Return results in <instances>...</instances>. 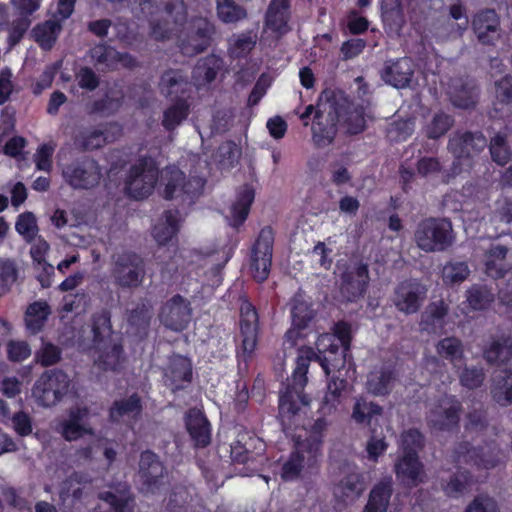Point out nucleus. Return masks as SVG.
<instances>
[{
    "mask_svg": "<svg viewBox=\"0 0 512 512\" xmlns=\"http://www.w3.org/2000/svg\"><path fill=\"white\" fill-rule=\"evenodd\" d=\"M349 100L341 90L325 89L319 96L312 124V138L317 147L330 145L337 134V123L346 112Z\"/></svg>",
    "mask_w": 512,
    "mask_h": 512,
    "instance_id": "nucleus-1",
    "label": "nucleus"
},
{
    "mask_svg": "<svg viewBox=\"0 0 512 512\" xmlns=\"http://www.w3.org/2000/svg\"><path fill=\"white\" fill-rule=\"evenodd\" d=\"M337 335L322 334L316 341L317 353L307 351L311 360L317 361L326 375L331 372H340L345 367L346 352L350 344L349 327L345 324L337 326Z\"/></svg>",
    "mask_w": 512,
    "mask_h": 512,
    "instance_id": "nucleus-2",
    "label": "nucleus"
},
{
    "mask_svg": "<svg viewBox=\"0 0 512 512\" xmlns=\"http://www.w3.org/2000/svg\"><path fill=\"white\" fill-rule=\"evenodd\" d=\"M311 356L297 358V366L288 382L286 391L281 394L279 401V417L283 425H291V420L300 410V405L308 406L310 398L303 393V389L307 383V372Z\"/></svg>",
    "mask_w": 512,
    "mask_h": 512,
    "instance_id": "nucleus-3",
    "label": "nucleus"
},
{
    "mask_svg": "<svg viewBox=\"0 0 512 512\" xmlns=\"http://www.w3.org/2000/svg\"><path fill=\"white\" fill-rule=\"evenodd\" d=\"M418 248L425 252H441L454 242L452 223L444 218H428L422 220L414 233Z\"/></svg>",
    "mask_w": 512,
    "mask_h": 512,
    "instance_id": "nucleus-4",
    "label": "nucleus"
},
{
    "mask_svg": "<svg viewBox=\"0 0 512 512\" xmlns=\"http://www.w3.org/2000/svg\"><path fill=\"white\" fill-rule=\"evenodd\" d=\"M487 146V139L480 131L471 132L457 130L448 141L447 148L455 157L451 167V175L455 176L462 172V163L466 162L471 166V160L480 154Z\"/></svg>",
    "mask_w": 512,
    "mask_h": 512,
    "instance_id": "nucleus-5",
    "label": "nucleus"
},
{
    "mask_svg": "<svg viewBox=\"0 0 512 512\" xmlns=\"http://www.w3.org/2000/svg\"><path fill=\"white\" fill-rule=\"evenodd\" d=\"M70 387L69 376L60 369L44 371L36 380L32 395L43 407H52L62 400Z\"/></svg>",
    "mask_w": 512,
    "mask_h": 512,
    "instance_id": "nucleus-6",
    "label": "nucleus"
},
{
    "mask_svg": "<svg viewBox=\"0 0 512 512\" xmlns=\"http://www.w3.org/2000/svg\"><path fill=\"white\" fill-rule=\"evenodd\" d=\"M111 275L115 285L123 289L137 288L146 275L145 261L135 252L124 251L114 256Z\"/></svg>",
    "mask_w": 512,
    "mask_h": 512,
    "instance_id": "nucleus-7",
    "label": "nucleus"
},
{
    "mask_svg": "<svg viewBox=\"0 0 512 512\" xmlns=\"http://www.w3.org/2000/svg\"><path fill=\"white\" fill-rule=\"evenodd\" d=\"M216 33L214 23L205 17H194L190 20L185 33L178 40L180 52L187 57H194L206 51Z\"/></svg>",
    "mask_w": 512,
    "mask_h": 512,
    "instance_id": "nucleus-8",
    "label": "nucleus"
},
{
    "mask_svg": "<svg viewBox=\"0 0 512 512\" xmlns=\"http://www.w3.org/2000/svg\"><path fill=\"white\" fill-rule=\"evenodd\" d=\"M321 444V439L317 437L299 443L297 450L291 454L282 467V478L284 480H294L305 467H314L321 455Z\"/></svg>",
    "mask_w": 512,
    "mask_h": 512,
    "instance_id": "nucleus-9",
    "label": "nucleus"
},
{
    "mask_svg": "<svg viewBox=\"0 0 512 512\" xmlns=\"http://www.w3.org/2000/svg\"><path fill=\"white\" fill-rule=\"evenodd\" d=\"M65 181L74 189H90L97 186L102 172L99 164L93 158L85 157L76 160L63 169Z\"/></svg>",
    "mask_w": 512,
    "mask_h": 512,
    "instance_id": "nucleus-10",
    "label": "nucleus"
},
{
    "mask_svg": "<svg viewBox=\"0 0 512 512\" xmlns=\"http://www.w3.org/2000/svg\"><path fill=\"white\" fill-rule=\"evenodd\" d=\"M274 236L270 227L263 228L251 252L250 268L254 279L263 282L268 278L272 263Z\"/></svg>",
    "mask_w": 512,
    "mask_h": 512,
    "instance_id": "nucleus-11",
    "label": "nucleus"
},
{
    "mask_svg": "<svg viewBox=\"0 0 512 512\" xmlns=\"http://www.w3.org/2000/svg\"><path fill=\"white\" fill-rule=\"evenodd\" d=\"M157 180V168L152 163L141 161L130 168L125 189L132 198L143 199L152 193Z\"/></svg>",
    "mask_w": 512,
    "mask_h": 512,
    "instance_id": "nucleus-12",
    "label": "nucleus"
},
{
    "mask_svg": "<svg viewBox=\"0 0 512 512\" xmlns=\"http://www.w3.org/2000/svg\"><path fill=\"white\" fill-rule=\"evenodd\" d=\"M369 281L368 266L362 261H351L342 272L340 292L347 301L363 296Z\"/></svg>",
    "mask_w": 512,
    "mask_h": 512,
    "instance_id": "nucleus-13",
    "label": "nucleus"
},
{
    "mask_svg": "<svg viewBox=\"0 0 512 512\" xmlns=\"http://www.w3.org/2000/svg\"><path fill=\"white\" fill-rule=\"evenodd\" d=\"M426 296L425 285L416 280H406L396 287L393 303L400 312L414 314L419 311Z\"/></svg>",
    "mask_w": 512,
    "mask_h": 512,
    "instance_id": "nucleus-14",
    "label": "nucleus"
},
{
    "mask_svg": "<svg viewBox=\"0 0 512 512\" xmlns=\"http://www.w3.org/2000/svg\"><path fill=\"white\" fill-rule=\"evenodd\" d=\"M461 404L452 397H442L430 409L427 421L430 427L436 430H450L459 423Z\"/></svg>",
    "mask_w": 512,
    "mask_h": 512,
    "instance_id": "nucleus-15",
    "label": "nucleus"
},
{
    "mask_svg": "<svg viewBox=\"0 0 512 512\" xmlns=\"http://www.w3.org/2000/svg\"><path fill=\"white\" fill-rule=\"evenodd\" d=\"M415 72V64L409 57L389 60L380 71L381 79L396 89L410 87Z\"/></svg>",
    "mask_w": 512,
    "mask_h": 512,
    "instance_id": "nucleus-16",
    "label": "nucleus"
},
{
    "mask_svg": "<svg viewBox=\"0 0 512 512\" xmlns=\"http://www.w3.org/2000/svg\"><path fill=\"white\" fill-rule=\"evenodd\" d=\"M139 475L146 490L153 493L165 484L167 471L155 453L144 451L140 455Z\"/></svg>",
    "mask_w": 512,
    "mask_h": 512,
    "instance_id": "nucleus-17",
    "label": "nucleus"
},
{
    "mask_svg": "<svg viewBox=\"0 0 512 512\" xmlns=\"http://www.w3.org/2000/svg\"><path fill=\"white\" fill-rule=\"evenodd\" d=\"M90 410L86 406H76L69 410L68 418L59 425V433L66 441H75L84 435H94V429L87 423Z\"/></svg>",
    "mask_w": 512,
    "mask_h": 512,
    "instance_id": "nucleus-18",
    "label": "nucleus"
},
{
    "mask_svg": "<svg viewBox=\"0 0 512 512\" xmlns=\"http://www.w3.org/2000/svg\"><path fill=\"white\" fill-rule=\"evenodd\" d=\"M159 317L167 328L180 331L190 321L191 308L185 299L180 295H175L163 305Z\"/></svg>",
    "mask_w": 512,
    "mask_h": 512,
    "instance_id": "nucleus-19",
    "label": "nucleus"
},
{
    "mask_svg": "<svg viewBox=\"0 0 512 512\" xmlns=\"http://www.w3.org/2000/svg\"><path fill=\"white\" fill-rule=\"evenodd\" d=\"M396 478L406 487H416L426 480L424 465L418 456L402 455L394 466Z\"/></svg>",
    "mask_w": 512,
    "mask_h": 512,
    "instance_id": "nucleus-20",
    "label": "nucleus"
},
{
    "mask_svg": "<svg viewBox=\"0 0 512 512\" xmlns=\"http://www.w3.org/2000/svg\"><path fill=\"white\" fill-rule=\"evenodd\" d=\"M483 359L491 366H503L512 359V335L501 333L492 336L482 352Z\"/></svg>",
    "mask_w": 512,
    "mask_h": 512,
    "instance_id": "nucleus-21",
    "label": "nucleus"
},
{
    "mask_svg": "<svg viewBox=\"0 0 512 512\" xmlns=\"http://www.w3.org/2000/svg\"><path fill=\"white\" fill-rule=\"evenodd\" d=\"M472 27L482 44H494L500 38V19L492 9L482 10L477 13L473 18Z\"/></svg>",
    "mask_w": 512,
    "mask_h": 512,
    "instance_id": "nucleus-22",
    "label": "nucleus"
},
{
    "mask_svg": "<svg viewBox=\"0 0 512 512\" xmlns=\"http://www.w3.org/2000/svg\"><path fill=\"white\" fill-rule=\"evenodd\" d=\"M511 246L508 244L493 243L485 252L486 273L492 278H503L511 269L508 260Z\"/></svg>",
    "mask_w": 512,
    "mask_h": 512,
    "instance_id": "nucleus-23",
    "label": "nucleus"
},
{
    "mask_svg": "<svg viewBox=\"0 0 512 512\" xmlns=\"http://www.w3.org/2000/svg\"><path fill=\"white\" fill-rule=\"evenodd\" d=\"M448 94L453 106L460 109H471L477 103L478 88L471 79L457 78L451 81Z\"/></svg>",
    "mask_w": 512,
    "mask_h": 512,
    "instance_id": "nucleus-24",
    "label": "nucleus"
},
{
    "mask_svg": "<svg viewBox=\"0 0 512 512\" xmlns=\"http://www.w3.org/2000/svg\"><path fill=\"white\" fill-rule=\"evenodd\" d=\"M397 379L398 373L394 367L381 366L367 375L366 389L374 396H385L391 392Z\"/></svg>",
    "mask_w": 512,
    "mask_h": 512,
    "instance_id": "nucleus-25",
    "label": "nucleus"
},
{
    "mask_svg": "<svg viewBox=\"0 0 512 512\" xmlns=\"http://www.w3.org/2000/svg\"><path fill=\"white\" fill-rule=\"evenodd\" d=\"M258 316L251 304L241 308L240 332L242 336V354L250 356L256 347Z\"/></svg>",
    "mask_w": 512,
    "mask_h": 512,
    "instance_id": "nucleus-26",
    "label": "nucleus"
},
{
    "mask_svg": "<svg viewBox=\"0 0 512 512\" xmlns=\"http://www.w3.org/2000/svg\"><path fill=\"white\" fill-rule=\"evenodd\" d=\"M165 384L173 392L183 388V383H190L192 378V369L189 359L175 355L170 358L169 365L165 370Z\"/></svg>",
    "mask_w": 512,
    "mask_h": 512,
    "instance_id": "nucleus-27",
    "label": "nucleus"
},
{
    "mask_svg": "<svg viewBox=\"0 0 512 512\" xmlns=\"http://www.w3.org/2000/svg\"><path fill=\"white\" fill-rule=\"evenodd\" d=\"M94 364L103 371H117L124 360L122 345L116 340L94 347Z\"/></svg>",
    "mask_w": 512,
    "mask_h": 512,
    "instance_id": "nucleus-28",
    "label": "nucleus"
},
{
    "mask_svg": "<svg viewBox=\"0 0 512 512\" xmlns=\"http://www.w3.org/2000/svg\"><path fill=\"white\" fill-rule=\"evenodd\" d=\"M290 0H271L266 12V27L278 36L290 31Z\"/></svg>",
    "mask_w": 512,
    "mask_h": 512,
    "instance_id": "nucleus-29",
    "label": "nucleus"
},
{
    "mask_svg": "<svg viewBox=\"0 0 512 512\" xmlns=\"http://www.w3.org/2000/svg\"><path fill=\"white\" fill-rule=\"evenodd\" d=\"M222 58L215 54L200 58L192 72V80L197 87H202L213 82L217 74L223 69Z\"/></svg>",
    "mask_w": 512,
    "mask_h": 512,
    "instance_id": "nucleus-30",
    "label": "nucleus"
},
{
    "mask_svg": "<svg viewBox=\"0 0 512 512\" xmlns=\"http://www.w3.org/2000/svg\"><path fill=\"white\" fill-rule=\"evenodd\" d=\"M365 490L361 474L350 472L345 475L334 488V496L345 505L353 503Z\"/></svg>",
    "mask_w": 512,
    "mask_h": 512,
    "instance_id": "nucleus-31",
    "label": "nucleus"
},
{
    "mask_svg": "<svg viewBox=\"0 0 512 512\" xmlns=\"http://www.w3.org/2000/svg\"><path fill=\"white\" fill-rule=\"evenodd\" d=\"M490 394L500 406L512 404V370H502L492 378Z\"/></svg>",
    "mask_w": 512,
    "mask_h": 512,
    "instance_id": "nucleus-32",
    "label": "nucleus"
},
{
    "mask_svg": "<svg viewBox=\"0 0 512 512\" xmlns=\"http://www.w3.org/2000/svg\"><path fill=\"white\" fill-rule=\"evenodd\" d=\"M91 332L94 347L97 345L103 346V344L114 340L110 311L102 309L91 316Z\"/></svg>",
    "mask_w": 512,
    "mask_h": 512,
    "instance_id": "nucleus-33",
    "label": "nucleus"
},
{
    "mask_svg": "<svg viewBox=\"0 0 512 512\" xmlns=\"http://www.w3.org/2000/svg\"><path fill=\"white\" fill-rule=\"evenodd\" d=\"M141 411V398L138 394L134 393L127 398L114 401L109 410V417L113 422H120L125 417H138L141 414Z\"/></svg>",
    "mask_w": 512,
    "mask_h": 512,
    "instance_id": "nucleus-34",
    "label": "nucleus"
},
{
    "mask_svg": "<svg viewBox=\"0 0 512 512\" xmlns=\"http://www.w3.org/2000/svg\"><path fill=\"white\" fill-rule=\"evenodd\" d=\"M448 314V307L443 301L429 304L421 315V329L428 333H438L444 326V319Z\"/></svg>",
    "mask_w": 512,
    "mask_h": 512,
    "instance_id": "nucleus-35",
    "label": "nucleus"
},
{
    "mask_svg": "<svg viewBox=\"0 0 512 512\" xmlns=\"http://www.w3.org/2000/svg\"><path fill=\"white\" fill-rule=\"evenodd\" d=\"M186 426L196 445L204 447L209 444V423L201 411L190 409L186 418Z\"/></svg>",
    "mask_w": 512,
    "mask_h": 512,
    "instance_id": "nucleus-36",
    "label": "nucleus"
},
{
    "mask_svg": "<svg viewBox=\"0 0 512 512\" xmlns=\"http://www.w3.org/2000/svg\"><path fill=\"white\" fill-rule=\"evenodd\" d=\"M189 86L187 78L180 70L169 69L165 71L159 81V89L165 97H177L184 94Z\"/></svg>",
    "mask_w": 512,
    "mask_h": 512,
    "instance_id": "nucleus-37",
    "label": "nucleus"
},
{
    "mask_svg": "<svg viewBox=\"0 0 512 512\" xmlns=\"http://www.w3.org/2000/svg\"><path fill=\"white\" fill-rule=\"evenodd\" d=\"M392 479L379 482L370 492L364 512H386L392 495Z\"/></svg>",
    "mask_w": 512,
    "mask_h": 512,
    "instance_id": "nucleus-38",
    "label": "nucleus"
},
{
    "mask_svg": "<svg viewBox=\"0 0 512 512\" xmlns=\"http://www.w3.org/2000/svg\"><path fill=\"white\" fill-rule=\"evenodd\" d=\"M152 315L153 313L150 306L146 304H138L128 314V332L139 337L145 336L147 334Z\"/></svg>",
    "mask_w": 512,
    "mask_h": 512,
    "instance_id": "nucleus-39",
    "label": "nucleus"
},
{
    "mask_svg": "<svg viewBox=\"0 0 512 512\" xmlns=\"http://www.w3.org/2000/svg\"><path fill=\"white\" fill-rule=\"evenodd\" d=\"M179 229L178 211L168 210L164 213V220L158 222L153 228V237L159 245H165Z\"/></svg>",
    "mask_w": 512,
    "mask_h": 512,
    "instance_id": "nucleus-40",
    "label": "nucleus"
},
{
    "mask_svg": "<svg viewBox=\"0 0 512 512\" xmlns=\"http://www.w3.org/2000/svg\"><path fill=\"white\" fill-rule=\"evenodd\" d=\"M163 197L166 200H178L184 205V173L179 169H169L163 177Z\"/></svg>",
    "mask_w": 512,
    "mask_h": 512,
    "instance_id": "nucleus-41",
    "label": "nucleus"
},
{
    "mask_svg": "<svg viewBox=\"0 0 512 512\" xmlns=\"http://www.w3.org/2000/svg\"><path fill=\"white\" fill-rule=\"evenodd\" d=\"M291 312L293 328L286 333L289 339H292L296 334L295 329L301 330L306 328L314 317L313 310L310 309L309 305L300 296L294 297Z\"/></svg>",
    "mask_w": 512,
    "mask_h": 512,
    "instance_id": "nucleus-42",
    "label": "nucleus"
},
{
    "mask_svg": "<svg viewBox=\"0 0 512 512\" xmlns=\"http://www.w3.org/2000/svg\"><path fill=\"white\" fill-rule=\"evenodd\" d=\"M106 143V134L104 131L97 128L83 129L74 137V145L79 151H92L99 149Z\"/></svg>",
    "mask_w": 512,
    "mask_h": 512,
    "instance_id": "nucleus-43",
    "label": "nucleus"
},
{
    "mask_svg": "<svg viewBox=\"0 0 512 512\" xmlns=\"http://www.w3.org/2000/svg\"><path fill=\"white\" fill-rule=\"evenodd\" d=\"M99 498L109 504L110 512H132L133 510V499L126 486L102 492L99 494Z\"/></svg>",
    "mask_w": 512,
    "mask_h": 512,
    "instance_id": "nucleus-44",
    "label": "nucleus"
},
{
    "mask_svg": "<svg viewBox=\"0 0 512 512\" xmlns=\"http://www.w3.org/2000/svg\"><path fill=\"white\" fill-rule=\"evenodd\" d=\"M50 307L46 302L37 301L30 304L25 312V325L31 334L38 333L44 326Z\"/></svg>",
    "mask_w": 512,
    "mask_h": 512,
    "instance_id": "nucleus-45",
    "label": "nucleus"
},
{
    "mask_svg": "<svg viewBox=\"0 0 512 512\" xmlns=\"http://www.w3.org/2000/svg\"><path fill=\"white\" fill-rule=\"evenodd\" d=\"M189 104L183 98L176 99L163 112L162 125L167 131H173L189 115Z\"/></svg>",
    "mask_w": 512,
    "mask_h": 512,
    "instance_id": "nucleus-46",
    "label": "nucleus"
},
{
    "mask_svg": "<svg viewBox=\"0 0 512 512\" xmlns=\"http://www.w3.org/2000/svg\"><path fill=\"white\" fill-rule=\"evenodd\" d=\"M60 31L61 25L56 20H47L33 28L32 36L43 49L50 50Z\"/></svg>",
    "mask_w": 512,
    "mask_h": 512,
    "instance_id": "nucleus-47",
    "label": "nucleus"
},
{
    "mask_svg": "<svg viewBox=\"0 0 512 512\" xmlns=\"http://www.w3.org/2000/svg\"><path fill=\"white\" fill-rule=\"evenodd\" d=\"M383 408L365 399L356 401L352 411V418L358 424L371 425L373 421H377L378 417L382 416Z\"/></svg>",
    "mask_w": 512,
    "mask_h": 512,
    "instance_id": "nucleus-48",
    "label": "nucleus"
},
{
    "mask_svg": "<svg viewBox=\"0 0 512 512\" xmlns=\"http://www.w3.org/2000/svg\"><path fill=\"white\" fill-rule=\"evenodd\" d=\"M254 200V190L249 186H244L242 191L239 193L236 201L231 207L232 213V225H241L248 216L250 206Z\"/></svg>",
    "mask_w": 512,
    "mask_h": 512,
    "instance_id": "nucleus-49",
    "label": "nucleus"
},
{
    "mask_svg": "<svg viewBox=\"0 0 512 512\" xmlns=\"http://www.w3.org/2000/svg\"><path fill=\"white\" fill-rule=\"evenodd\" d=\"M218 18L226 24L236 23L247 16L246 9L235 0H215Z\"/></svg>",
    "mask_w": 512,
    "mask_h": 512,
    "instance_id": "nucleus-50",
    "label": "nucleus"
},
{
    "mask_svg": "<svg viewBox=\"0 0 512 512\" xmlns=\"http://www.w3.org/2000/svg\"><path fill=\"white\" fill-rule=\"evenodd\" d=\"M256 41L257 35L252 32L233 35L229 39L228 52L234 58L244 57L255 47Z\"/></svg>",
    "mask_w": 512,
    "mask_h": 512,
    "instance_id": "nucleus-51",
    "label": "nucleus"
},
{
    "mask_svg": "<svg viewBox=\"0 0 512 512\" xmlns=\"http://www.w3.org/2000/svg\"><path fill=\"white\" fill-rule=\"evenodd\" d=\"M163 12L174 27L182 28L188 20V8L184 0H166L163 3Z\"/></svg>",
    "mask_w": 512,
    "mask_h": 512,
    "instance_id": "nucleus-52",
    "label": "nucleus"
},
{
    "mask_svg": "<svg viewBox=\"0 0 512 512\" xmlns=\"http://www.w3.org/2000/svg\"><path fill=\"white\" fill-rule=\"evenodd\" d=\"M179 30L172 22L165 18L153 17L149 20V36L155 41L170 40Z\"/></svg>",
    "mask_w": 512,
    "mask_h": 512,
    "instance_id": "nucleus-53",
    "label": "nucleus"
},
{
    "mask_svg": "<svg viewBox=\"0 0 512 512\" xmlns=\"http://www.w3.org/2000/svg\"><path fill=\"white\" fill-rule=\"evenodd\" d=\"M347 381L339 376H333L327 386V393L323 398V406L321 410L323 413H330L332 409L339 403V397L342 391L346 388Z\"/></svg>",
    "mask_w": 512,
    "mask_h": 512,
    "instance_id": "nucleus-54",
    "label": "nucleus"
},
{
    "mask_svg": "<svg viewBox=\"0 0 512 512\" xmlns=\"http://www.w3.org/2000/svg\"><path fill=\"white\" fill-rule=\"evenodd\" d=\"M18 267L14 260L0 258V297L7 294L17 281Z\"/></svg>",
    "mask_w": 512,
    "mask_h": 512,
    "instance_id": "nucleus-55",
    "label": "nucleus"
},
{
    "mask_svg": "<svg viewBox=\"0 0 512 512\" xmlns=\"http://www.w3.org/2000/svg\"><path fill=\"white\" fill-rule=\"evenodd\" d=\"M15 229L26 242L32 243L39 232L35 215L32 212L20 214L17 218Z\"/></svg>",
    "mask_w": 512,
    "mask_h": 512,
    "instance_id": "nucleus-56",
    "label": "nucleus"
},
{
    "mask_svg": "<svg viewBox=\"0 0 512 512\" xmlns=\"http://www.w3.org/2000/svg\"><path fill=\"white\" fill-rule=\"evenodd\" d=\"M424 447L423 435L417 429L404 431L400 436V448L402 455L418 456V452Z\"/></svg>",
    "mask_w": 512,
    "mask_h": 512,
    "instance_id": "nucleus-57",
    "label": "nucleus"
},
{
    "mask_svg": "<svg viewBox=\"0 0 512 512\" xmlns=\"http://www.w3.org/2000/svg\"><path fill=\"white\" fill-rule=\"evenodd\" d=\"M453 123L454 120L451 116L445 113H437L425 126V135L429 139H438L453 126Z\"/></svg>",
    "mask_w": 512,
    "mask_h": 512,
    "instance_id": "nucleus-58",
    "label": "nucleus"
},
{
    "mask_svg": "<svg viewBox=\"0 0 512 512\" xmlns=\"http://www.w3.org/2000/svg\"><path fill=\"white\" fill-rule=\"evenodd\" d=\"M492 160L498 165H505L511 158V150L504 135L496 134L489 144Z\"/></svg>",
    "mask_w": 512,
    "mask_h": 512,
    "instance_id": "nucleus-59",
    "label": "nucleus"
},
{
    "mask_svg": "<svg viewBox=\"0 0 512 512\" xmlns=\"http://www.w3.org/2000/svg\"><path fill=\"white\" fill-rule=\"evenodd\" d=\"M437 353L450 361H456L463 356L462 342L455 337H446L440 340L436 346Z\"/></svg>",
    "mask_w": 512,
    "mask_h": 512,
    "instance_id": "nucleus-60",
    "label": "nucleus"
},
{
    "mask_svg": "<svg viewBox=\"0 0 512 512\" xmlns=\"http://www.w3.org/2000/svg\"><path fill=\"white\" fill-rule=\"evenodd\" d=\"M480 447H473L468 442H462L457 445L454 455L457 463L470 464L481 468Z\"/></svg>",
    "mask_w": 512,
    "mask_h": 512,
    "instance_id": "nucleus-61",
    "label": "nucleus"
},
{
    "mask_svg": "<svg viewBox=\"0 0 512 512\" xmlns=\"http://www.w3.org/2000/svg\"><path fill=\"white\" fill-rule=\"evenodd\" d=\"M467 300L475 310H482L494 300L491 291L485 286H473L468 290Z\"/></svg>",
    "mask_w": 512,
    "mask_h": 512,
    "instance_id": "nucleus-62",
    "label": "nucleus"
},
{
    "mask_svg": "<svg viewBox=\"0 0 512 512\" xmlns=\"http://www.w3.org/2000/svg\"><path fill=\"white\" fill-rule=\"evenodd\" d=\"M484 380L485 372L481 367L465 366L459 374L460 384L470 390L481 387Z\"/></svg>",
    "mask_w": 512,
    "mask_h": 512,
    "instance_id": "nucleus-63",
    "label": "nucleus"
},
{
    "mask_svg": "<svg viewBox=\"0 0 512 512\" xmlns=\"http://www.w3.org/2000/svg\"><path fill=\"white\" fill-rule=\"evenodd\" d=\"M35 358L44 367L55 365L61 360V349L43 341L41 347L35 352Z\"/></svg>",
    "mask_w": 512,
    "mask_h": 512,
    "instance_id": "nucleus-64",
    "label": "nucleus"
}]
</instances>
